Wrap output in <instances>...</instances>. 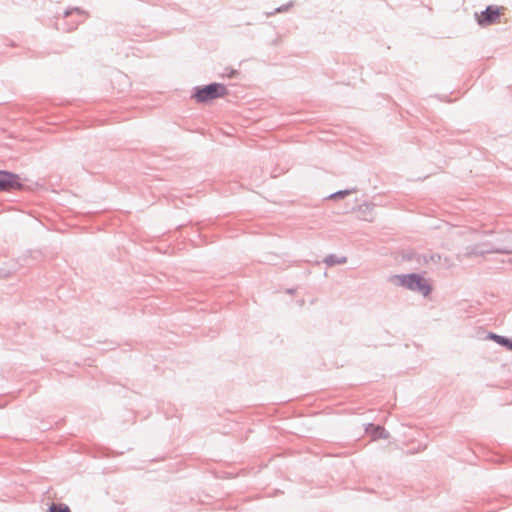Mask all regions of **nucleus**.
<instances>
[{
	"label": "nucleus",
	"mask_w": 512,
	"mask_h": 512,
	"mask_svg": "<svg viewBox=\"0 0 512 512\" xmlns=\"http://www.w3.org/2000/svg\"><path fill=\"white\" fill-rule=\"evenodd\" d=\"M73 13H77L78 15H87L86 11L80 7H69L64 11L63 16L68 17Z\"/></svg>",
	"instance_id": "16"
},
{
	"label": "nucleus",
	"mask_w": 512,
	"mask_h": 512,
	"mask_svg": "<svg viewBox=\"0 0 512 512\" xmlns=\"http://www.w3.org/2000/svg\"><path fill=\"white\" fill-rule=\"evenodd\" d=\"M402 258L406 261H414L421 266L428 265L430 262L438 263L441 260V256L438 253H420L414 249L405 250Z\"/></svg>",
	"instance_id": "5"
},
{
	"label": "nucleus",
	"mask_w": 512,
	"mask_h": 512,
	"mask_svg": "<svg viewBox=\"0 0 512 512\" xmlns=\"http://www.w3.org/2000/svg\"><path fill=\"white\" fill-rule=\"evenodd\" d=\"M486 339L492 340L499 346L504 347L508 351L512 352V337L499 335L494 332H489L486 336Z\"/></svg>",
	"instance_id": "10"
},
{
	"label": "nucleus",
	"mask_w": 512,
	"mask_h": 512,
	"mask_svg": "<svg viewBox=\"0 0 512 512\" xmlns=\"http://www.w3.org/2000/svg\"><path fill=\"white\" fill-rule=\"evenodd\" d=\"M272 256H273V255H267V256H266V260H265V261H266V262H270V260H271V259H270V257H272Z\"/></svg>",
	"instance_id": "23"
},
{
	"label": "nucleus",
	"mask_w": 512,
	"mask_h": 512,
	"mask_svg": "<svg viewBox=\"0 0 512 512\" xmlns=\"http://www.w3.org/2000/svg\"><path fill=\"white\" fill-rule=\"evenodd\" d=\"M389 281L395 286L419 293L423 297H428L433 292V285L425 277V272L395 274L390 277Z\"/></svg>",
	"instance_id": "1"
},
{
	"label": "nucleus",
	"mask_w": 512,
	"mask_h": 512,
	"mask_svg": "<svg viewBox=\"0 0 512 512\" xmlns=\"http://www.w3.org/2000/svg\"><path fill=\"white\" fill-rule=\"evenodd\" d=\"M229 94L227 86L219 82H211L206 85H198L192 89L191 98L197 103H208L218 98H224Z\"/></svg>",
	"instance_id": "2"
},
{
	"label": "nucleus",
	"mask_w": 512,
	"mask_h": 512,
	"mask_svg": "<svg viewBox=\"0 0 512 512\" xmlns=\"http://www.w3.org/2000/svg\"><path fill=\"white\" fill-rule=\"evenodd\" d=\"M269 44L271 46H279L281 44V37H280V35H277L275 38L271 39L269 41Z\"/></svg>",
	"instance_id": "19"
},
{
	"label": "nucleus",
	"mask_w": 512,
	"mask_h": 512,
	"mask_svg": "<svg viewBox=\"0 0 512 512\" xmlns=\"http://www.w3.org/2000/svg\"><path fill=\"white\" fill-rule=\"evenodd\" d=\"M504 245L497 244L496 242L489 240L485 242H481L483 245V250L486 254L497 253V254H512V237L510 234H507L505 239L503 240Z\"/></svg>",
	"instance_id": "6"
},
{
	"label": "nucleus",
	"mask_w": 512,
	"mask_h": 512,
	"mask_svg": "<svg viewBox=\"0 0 512 512\" xmlns=\"http://www.w3.org/2000/svg\"><path fill=\"white\" fill-rule=\"evenodd\" d=\"M290 6H292L291 2L286 4L285 6H281V7L277 8L276 10L277 11H284V10L288 9V7H290Z\"/></svg>",
	"instance_id": "20"
},
{
	"label": "nucleus",
	"mask_w": 512,
	"mask_h": 512,
	"mask_svg": "<svg viewBox=\"0 0 512 512\" xmlns=\"http://www.w3.org/2000/svg\"><path fill=\"white\" fill-rule=\"evenodd\" d=\"M21 268L19 261L11 260L0 268V279H5L17 272Z\"/></svg>",
	"instance_id": "11"
},
{
	"label": "nucleus",
	"mask_w": 512,
	"mask_h": 512,
	"mask_svg": "<svg viewBox=\"0 0 512 512\" xmlns=\"http://www.w3.org/2000/svg\"><path fill=\"white\" fill-rule=\"evenodd\" d=\"M46 512H71L69 506L64 503H51Z\"/></svg>",
	"instance_id": "14"
},
{
	"label": "nucleus",
	"mask_w": 512,
	"mask_h": 512,
	"mask_svg": "<svg viewBox=\"0 0 512 512\" xmlns=\"http://www.w3.org/2000/svg\"><path fill=\"white\" fill-rule=\"evenodd\" d=\"M507 234H510L512 236V234L510 232H503L500 234L501 237H496L492 241L496 242L497 244L504 245L505 243L503 242V240L505 239Z\"/></svg>",
	"instance_id": "18"
},
{
	"label": "nucleus",
	"mask_w": 512,
	"mask_h": 512,
	"mask_svg": "<svg viewBox=\"0 0 512 512\" xmlns=\"http://www.w3.org/2000/svg\"><path fill=\"white\" fill-rule=\"evenodd\" d=\"M501 8L497 5H488L480 13L475 12V19L480 27H487L499 21Z\"/></svg>",
	"instance_id": "4"
},
{
	"label": "nucleus",
	"mask_w": 512,
	"mask_h": 512,
	"mask_svg": "<svg viewBox=\"0 0 512 512\" xmlns=\"http://www.w3.org/2000/svg\"><path fill=\"white\" fill-rule=\"evenodd\" d=\"M448 96L444 95L443 97H440L441 100L446 99Z\"/></svg>",
	"instance_id": "24"
},
{
	"label": "nucleus",
	"mask_w": 512,
	"mask_h": 512,
	"mask_svg": "<svg viewBox=\"0 0 512 512\" xmlns=\"http://www.w3.org/2000/svg\"><path fill=\"white\" fill-rule=\"evenodd\" d=\"M79 25V22H74L69 28H67V31H72L76 29V27Z\"/></svg>",
	"instance_id": "21"
},
{
	"label": "nucleus",
	"mask_w": 512,
	"mask_h": 512,
	"mask_svg": "<svg viewBox=\"0 0 512 512\" xmlns=\"http://www.w3.org/2000/svg\"><path fill=\"white\" fill-rule=\"evenodd\" d=\"M240 74V71L237 69H234L233 67H226L225 72L222 76H227L230 79L237 78Z\"/></svg>",
	"instance_id": "17"
},
{
	"label": "nucleus",
	"mask_w": 512,
	"mask_h": 512,
	"mask_svg": "<svg viewBox=\"0 0 512 512\" xmlns=\"http://www.w3.org/2000/svg\"><path fill=\"white\" fill-rule=\"evenodd\" d=\"M323 262L328 267H332L335 265H342V264L347 263V257L346 256H338L336 254H329L323 259Z\"/></svg>",
	"instance_id": "13"
},
{
	"label": "nucleus",
	"mask_w": 512,
	"mask_h": 512,
	"mask_svg": "<svg viewBox=\"0 0 512 512\" xmlns=\"http://www.w3.org/2000/svg\"><path fill=\"white\" fill-rule=\"evenodd\" d=\"M464 255L466 257L484 256L485 251L483 250V245L481 243H478V244L466 246Z\"/></svg>",
	"instance_id": "12"
},
{
	"label": "nucleus",
	"mask_w": 512,
	"mask_h": 512,
	"mask_svg": "<svg viewBox=\"0 0 512 512\" xmlns=\"http://www.w3.org/2000/svg\"><path fill=\"white\" fill-rule=\"evenodd\" d=\"M41 257H42L41 250L28 249L15 260L20 262L21 267H24V266L31 265L33 262L39 261L41 259Z\"/></svg>",
	"instance_id": "8"
},
{
	"label": "nucleus",
	"mask_w": 512,
	"mask_h": 512,
	"mask_svg": "<svg viewBox=\"0 0 512 512\" xmlns=\"http://www.w3.org/2000/svg\"><path fill=\"white\" fill-rule=\"evenodd\" d=\"M294 291H295V289H294V288H289V289H287V293H289V294H293V293H294Z\"/></svg>",
	"instance_id": "22"
},
{
	"label": "nucleus",
	"mask_w": 512,
	"mask_h": 512,
	"mask_svg": "<svg viewBox=\"0 0 512 512\" xmlns=\"http://www.w3.org/2000/svg\"><path fill=\"white\" fill-rule=\"evenodd\" d=\"M25 178L13 171L0 169V192H10L25 188Z\"/></svg>",
	"instance_id": "3"
},
{
	"label": "nucleus",
	"mask_w": 512,
	"mask_h": 512,
	"mask_svg": "<svg viewBox=\"0 0 512 512\" xmlns=\"http://www.w3.org/2000/svg\"><path fill=\"white\" fill-rule=\"evenodd\" d=\"M365 432L373 439H387L389 438V432L379 424L368 423L365 426Z\"/></svg>",
	"instance_id": "7"
},
{
	"label": "nucleus",
	"mask_w": 512,
	"mask_h": 512,
	"mask_svg": "<svg viewBox=\"0 0 512 512\" xmlns=\"http://www.w3.org/2000/svg\"><path fill=\"white\" fill-rule=\"evenodd\" d=\"M374 208L375 204L370 202H364L357 207V211L359 213V218L364 221L373 222L374 221Z\"/></svg>",
	"instance_id": "9"
},
{
	"label": "nucleus",
	"mask_w": 512,
	"mask_h": 512,
	"mask_svg": "<svg viewBox=\"0 0 512 512\" xmlns=\"http://www.w3.org/2000/svg\"><path fill=\"white\" fill-rule=\"evenodd\" d=\"M357 191V188L338 190L328 196V199H342Z\"/></svg>",
	"instance_id": "15"
}]
</instances>
